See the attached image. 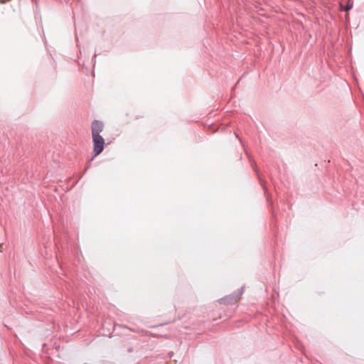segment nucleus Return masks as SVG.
<instances>
[{
  "label": "nucleus",
  "instance_id": "nucleus-1",
  "mask_svg": "<svg viewBox=\"0 0 364 364\" xmlns=\"http://www.w3.org/2000/svg\"><path fill=\"white\" fill-rule=\"evenodd\" d=\"M244 287H242L240 289L235 291L232 294L221 298L219 301L220 304L225 305L234 304L240 298L243 293Z\"/></svg>",
  "mask_w": 364,
  "mask_h": 364
},
{
  "label": "nucleus",
  "instance_id": "nucleus-5",
  "mask_svg": "<svg viewBox=\"0 0 364 364\" xmlns=\"http://www.w3.org/2000/svg\"><path fill=\"white\" fill-rule=\"evenodd\" d=\"M252 163V166L253 167L254 170L257 172V167H256V165H255V163L254 161H251Z\"/></svg>",
  "mask_w": 364,
  "mask_h": 364
},
{
  "label": "nucleus",
  "instance_id": "nucleus-4",
  "mask_svg": "<svg viewBox=\"0 0 364 364\" xmlns=\"http://www.w3.org/2000/svg\"><path fill=\"white\" fill-rule=\"evenodd\" d=\"M353 6V2L352 0H348V3H347V5L346 6L345 9H343V10H345L346 11H348L349 10H350Z\"/></svg>",
  "mask_w": 364,
  "mask_h": 364
},
{
  "label": "nucleus",
  "instance_id": "nucleus-2",
  "mask_svg": "<svg viewBox=\"0 0 364 364\" xmlns=\"http://www.w3.org/2000/svg\"><path fill=\"white\" fill-rule=\"evenodd\" d=\"M95 156L100 154L104 150L105 139L102 136H92Z\"/></svg>",
  "mask_w": 364,
  "mask_h": 364
},
{
  "label": "nucleus",
  "instance_id": "nucleus-3",
  "mask_svg": "<svg viewBox=\"0 0 364 364\" xmlns=\"http://www.w3.org/2000/svg\"><path fill=\"white\" fill-rule=\"evenodd\" d=\"M92 136H101L100 133L103 132L104 124L99 120H94L91 124Z\"/></svg>",
  "mask_w": 364,
  "mask_h": 364
}]
</instances>
